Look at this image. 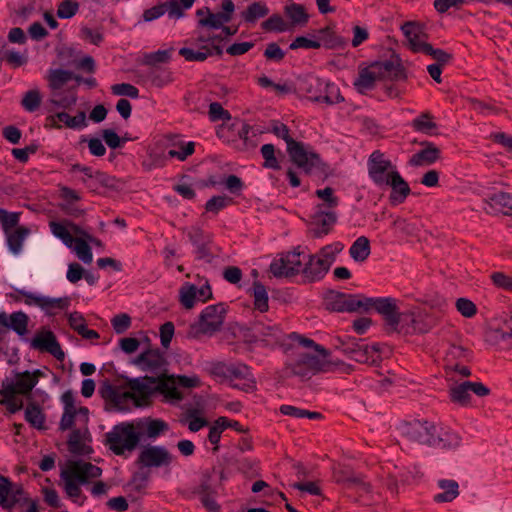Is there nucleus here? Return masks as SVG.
<instances>
[{"label": "nucleus", "mask_w": 512, "mask_h": 512, "mask_svg": "<svg viewBox=\"0 0 512 512\" xmlns=\"http://www.w3.org/2000/svg\"><path fill=\"white\" fill-rule=\"evenodd\" d=\"M77 424L82 428L81 430L70 431L67 440L68 449L72 454L88 455L92 453V448L90 446L91 434L88 428H84L83 419L79 420Z\"/></svg>", "instance_id": "aec40b11"}, {"label": "nucleus", "mask_w": 512, "mask_h": 512, "mask_svg": "<svg viewBox=\"0 0 512 512\" xmlns=\"http://www.w3.org/2000/svg\"><path fill=\"white\" fill-rule=\"evenodd\" d=\"M401 29L411 49L414 52L424 53L430 44L427 43L426 35L421 26L413 22H407Z\"/></svg>", "instance_id": "393cba45"}, {"label": "nucleus", "mask_w": 512, "mask_h": 512, "mask_svg": "<svg viewBox=\"0 0 512 512\" xmlns=\"http://www.w3.org/2000/svg\"><path fill=\"white\" fill-rule=\"evenodd\" d=\"M101 474L102 470L98 466L83 460H74L69 461L62 469L60 478L66 495L73 502L82 505L80 486L100 477Z\"/></svg>", "instance_id": "20e7f679"}, {"label": "nucleus", "mask_w": 512, "mask_h": 512, "mask_svg": "<svg viewBox=\"0 0 512 512\" xmlns=\"http://www.w3.org/2000/svg\"><path fill=\"white\" fill-rule=\"evenodd\" d=\"M212 298V291L209 284L200 287L185 282L179 289V302L187 310L192 309L198 303H204Z\"/></svg>", "instance_id": "dca6fc26"}, {"label": "nucleus", "mask_w": 512, "mask_h": 512, "mask_svg": "<svg viewBox=\"0 0 512 512\" xmlns=\"http://www.w3.org/2000/svg\"><path fill=\"white\" fill-rule=\"evenodd\" d=\"M49 227L51 233L71 249L80 261L84 264L92 263L93 253L89 242H96V238L68 220L51 221Z\"/></svg>", "instance_id": "7ed1b4c3"}, {"label": "nucleus", "mask_w": 512, "mask_h": 512, "mask_svg": "<svg viewBox=\"0 0 512 512\" xmlns=\"http://www.w3.org/2000/svg\"><path fill=\"white\" fill-rule=\"evenodd\" d=\"M139 463L143 468H168L175 460L174 455L162 445H147L139 454Z\"/></svg>", "instance_id": "4468645a"}, {"label": "nucleus", "mask_w": 512, "mask_h": 512, "mask_svg": "<svg viewBox=\"0 0 512 512\" xmlns=\"http://www.w3.org/2000/svg\"><path fill=\"white\" fill-rule=\"evenodd\" d=\"M48 80V87L53 91L62 90L65 84L74 78V74L71 71L64 69H50L46 76ZM79 82L80 78L75 77Z\"/></svg>", "instance_id": "f704fd0d"}, {"label": "nucleus", "mask_w": 512, "mask_h": 512, "mask_svg": "<svg viewBox=\"0 0 512 512\" xmlns=\"http://www.w3.org/2000/svg\"><path fill=\"white\" fill-rule=\"evenodd\" d=\"M173 52V47H169L167 49H159L154 52L146 53L143 57V61L147 65L167 63L170 61Z\"/></svg>", "instance_id": "5fc2aeb1"}, {"label": "nucleus", "mask_w": 512, "mask_h": 512, "mask_svg": "<svg viewBox=\"0 0 512 512\" xmlns=\"http://www.w3.org/2000/svg\"><path fill=\"white\" fill-rule=\"evenodd\" d=\"M196 15L198 17V26L213 30L220 29L229 22L227 15H222L219 12L213 13L207 7L198 9Z\"/></svg>", "instance_id": "7c9ffc66"}, {"label": "nucleus", "mask_w": 512, "mask_h": 512, "mask_svg": "<svg viewBox=\"0 0 512 512\" xmlns=\"http://www.w3.org/2000/svg\"><path fill=\"white\" fill-rule=\"evenodd\" d=\"M368 175L378 187H385L399 174L397 166L379 150L373 151L367 161Z\"/></svg>", "instance_id": "f8f14e48"}, {"label": "nucleus", "mask_w": 512, "mask_h": 512, "mask_svg": "<svg viewBox=\"0 0 512 512\" xmlns=\"http://www.w3.org/2000/svg\"><path fill=\"white\" fill-rule=\"evenodd\" d=\"M324 79L318 77H308L302 83V90L307 97L314 102H321L323 93Z\"/></svg>", "instance_id": "58836bf2"}, {"label": "nucleus", "mask_w": 512, "mask_h": 512, "mask_svg": "<svg viewBox=\"0 0 512 512\" xmlns=\"http://www.w3.org/2000/svg\"><path fill=\"white\" fill-rule=\"evenodd\" d=\"M367 297L363 295L339 294L333 303V309L339 312L366 311Z\"/></svg>", "instance_id": "a878e982"}, {"label": "nucleus", "mask_w": 512, "mask_h": 512, "mask_svg": "<svg viewBox=\"0 0 512 512\" xmlns=\"http://www.w3.org/2000/svg\"><path fill=\"white\" fill-rule=\"evenodd\" d=\"M393 64L389 61L373 62L359 70L354 80L355 89L362 94L372 90L378 82L388 79L393 71Z\"/></svg>", "instance_id": "9b49d317"}, {"label": "nucleus", "mask_w": 512, "mask_h": 512, "mask_svg": "<svg viewBox=\"0 0 512 512\" xmlns=\"http://www.w3.org/2000/svg\"><path fill=\"white\" fill-rule=\"evenodd\" d=\"M413 127L418 132L432 134L433 130L436 128V124L430 116L424 114L413 120Z\"/></svg>", "instance_id": "69168bd1"}, {"label": "nucleus", "mask_w": 512, "mask_h": 512, "mask_svg": "<svg viewBox=\"0 0 512 512\" xmlns=\"http://www.w3.org/2000/svg\"><path fill=\"white\" fill-rule=\"evenodd\" d=\"M196 0H167L164 2L166 13L170 19H181Z\"/></svg>", "instance_id": "4c0bfd02"}, {"label": "nucleus", "mask_w": 512, "mask_h": 512, "mask_svg": "<svg viewBox=\"0 0 512 512\" xmlns=\"http://www.w3.org/2000/svg\"><path fill=\"white\" fill-rule=\"evenodd\" d=\"M290 145L289 156L299 168L307 173L320 168L322 164L320 156L310 146L300 142L291 143Z\"/></svg>", "instance_id": "2eb2a0df"}, {"label": "nucleus", "mask_w": 512, "mask_h": 512, "mask_svg": "<svg viewBox=\"0 0 512 512\" xmlns=\"http://www.w3.org/2000/svg\"><path fill=\"white\" fill-rule=\"evenodd\" d=\"M438 157V150L435 148H428L419 151L414 154L409 163L412 166H423L427 164H432Z\"/></svg>", "instance_id": "6e6d98bb"}, {"label": "nucleus", "mask_w": 512, "mask_h": 512, "mask_svg": "<svg viewBox=\"0 0 512 512\" xmlns=\"http://www.w3.org/2000/svg\"><path fill=\"white\" fill-rule=\"evenodd\" d=\"M284 12L290 20L291 28L293 26H304L308 22V14L305 8L297 3H291L285 6Z\"/></svg>", "instance_id": "a19ab883"}, {"label": "nucleus", "mask_w": 512, "mask_h": 512, "mask_svg": "<svg viewBox=\"0 0 512 512\" xmlns=\"http://www.w3.org/2000/svg\"><path fill=\"white\" fill-rule=\"evenodd\" d=\"M488 339L495 344L501 345L503 348L507 347L512 339V322L508 323L506 328H494L488 333Z\"/></svg>", "instance_id": "09e8293b"}, {"label": "nucleus", "mask_w": 512, "mask_h": 512, "mask_svg": "<svg viewBox=\"0 0 512 512\" xmlns=\"http://www.w3.org/2000/svg\"><path fill=\"white\" fill-rule=\"evenodd\" d=\"M306 255L298 250L282 254L270 264V271L275 277H289L303 272Z\"/></svg>", "instance_id": "ddd939ff"}, {"label": "nucleus", "mask_w": 512, "mask_h": 512, "mask_svg": "<svg viewBox=\"0 0 512 512\" xmlns=\"http://www.w3.org/2000/svg\"><path fill=\"white\" fill-rule=\"evenodd\" d=\"M61 403L63 405V413L59 422L61 431L81 430L82 427L77 424L81 419L84 420V428H88L89 410L85 406L76 404L74 394L71 391L63 393Z\"/></svg>", "instance_id": "1a4fd4ad"}, {"label": "nucleus", "mask_w": 512, "mask_h": 512, "mask_svg": "<svg viewBox=\"0 0 512 512\" xmlns=\"http://www.w3.org/2000/svg\"><path fill=\"white\" fill-rule=\"evenodd\" d=\"M41 94L38 89H31L27 91L21 101V105L27 112L36 111L41 104Z\"/></svg>", "instance_id": "4d7b16f0"}, {"label": "nucleus", "mask_w": 512, "mask_h": 512, "mask_svg": "<svg viewBox=\"0 0 512 512\" xmlns=\"http://www.w3.org/2000/svg\"><path fill=\"white\" fill-rule=\"evenodd\" d=\"M226 315L225 306L221 303L205 307L198 319L191 324L189 335L199 337L201 335H212L219 331L224 323Z\"/></svg>", "instance_id": "6e6552de"}, {"label": "nucleus", "mask_w": 512, "mask_h": 512, "mask_svg": "<svg viewBox=\"0 0 512 512\" xmlns=\"http://www.w3.org/2000/svg\"><path fill=\"white\" fill-rule=\"evenodd\" d=\"M374 308L383 316L391 331L410 334L417 331L413 313H400L396 299L392 297L369 298L366 300V311Z\"/></svg>", "instance_id": "39448f33"}, {"label": "nucleus", "mask_w": 512, "mask_h": 512, "mask_svg": "<svg viewBox=\"0 0 512 512\" xmlns=\"http://www.w3.org/2000/svg\"><path fill=\"white\" fill-rule=\"evenodd\" d=\"M29 229L19 227L13 231L5 232L7 236V244L14 254H19L22 250L23 242L29 234Z\"/></svg>", "instance_id": "37998d69"}, {"label": "nucleus", "mask_w": 512, "mask_h": 512, "mask_svg": "<svg viewBox=\"0 0 512 512\" xmlns=\"http://www.w3.org/2000/svg\"><path fill=\"white\" fill-rule=\"evenodd\" d=\"M439 442L436 446L442 448H455L460 445V436L452 431H443L439 433Z\"/></svg>", "instance_id": "e2e57ef3"}, {"label": "nucleus", "mask_w": 512, "mask_h": 512, "mask_svg": "<svg viewBox=\"0 0 512 512\" xmlns=\"http://www.w3.org/2000/svg\"><path fill=\"white\" fill-rule=\"evenodd\" d=\"M27 501L22 485L11 482L6 476H0V506L3 509L11 510L16 504Z\"/></svg>", "instance_id": "a211bd4d"}, {"label": "nucleus", "mask_w": 512, "mask_h": 512, "mask_svg": "<svg viewBox=\"0 0 512 512\" xmlns=\"http://www.w3.org/2000/svg\"><path fill=\"white\" fill-rule=\"evenodd\" d=\"M249 375V368L242 363H228L227 382L243 379Z\"/></svg>", "instance_id": "680f3d73"}, {"label": "nucleus", "mask_w": 512, "mask_h": 512, "mask_svg": "<svg viewBox=\"0 0 512 512\" xmlns=\"http://www.w3.org/2000/svg\"><path fill=\"white\" fill-rule=\"evenodd\" d=\"M109 448L117 455L132 451L140 441V433L133 423L116 425L106 434Z\"/></svg>", "instance_id": "9d476101"}, {"label": "nucleus", "mask_w": 512, "mask_h": 512, "mask_svg": "<svg viewBox=\"0 0 512 512\" xmlns=\"http://www.w3.org/2000/svg\"><path fill=\"white\" fill-rule=\"evenodd\" d=\"M344 249L341 242H334L324 246L319 255L331 266L336 260V256Z\"/></svg>", "instance_id": "bf43d9fd"}, {"label": "nucleus", "mask_w": 512, "mask_h": 512, "mask_svg": "<svg viewBox=\"0 0 512 512\" xmlns=\"http://www.w3.org/2000/svg\"><path fill=\"white\" fill-rule=\"evenodd\" d=\"M178 387L179 385L177 384L174 376L158 385L160 393L167 401L171 403L178 402L183 398V395Z\"/></svg>", "instance_id": "a18cd8bd"}, {"label": "nucleus", "mask_w": 512, "mask_h": 512, "mask_svg": "<svg viewBox=\"0 0 512 512\" xmlns=\"http://www.w3.org/2000/svg\"><path fill=\"white\" fill-rule=\"evenodd\" d=\"M227 417H219L213 425H211L208 434V440L211 444L215 445L214 449H217V445L220 441L221 434L227 429Z\"/></svg>", "instance_id": "13d9d810"}, {"label": "nucleus", "mask_w": 512, "mask_h": 512, "mask_svg": "<svg viewBox=\"0 0 512 512\" xmlns=\"http://www.w3.org/2000/svg\"><path fill=\"white\" fill-rule=\"evenodd\" d=\"M484 209L488 213H512V192H498L491 195Z\"/></svg>", "instance_id": "cd10ccee"}, {"label": "nucleus", "mask_w": 512, "mask_h": 512, "mask_svg": "<svg viewBox=\"0 0 512 512\" xmlns=\"http://www.w3.org/2000/svg\"><path fill=\"white\" fill-rule=\"evenodd\" d=\"M77 102L76 88L51 92L49 103L57 108L69 109Z\"/></svg>", "instance_id": "72a5a7b5"}, {"label": "nucleus", "mask_w": 512, "mask_h": 512, "mask_svg": "<svg viewBox=\"0 0 512 512\" xmlns=\"http://www.w3.org/2000/svg\"><path fill=\"white\" fill-rule=\"evenodd\" d=\"M135 364L144 371H153L162 365V357L158 351L148 350L136 358Z\"/></svg>", "instance_id": "e433bc0d"}, {"label": "nucleus", "mask_w": 512, "mask_h": 512, "mask_svg": "<svg viewBox=\"0 0 512 512\" xmlns=\"http://www.w3.org/2000/svg\"><path fill=\"white\" fill-rule=\"evenodd\" d=\"M42 375L40 370L16 372L10 377H6L1 382L0 395L2 399L0 404L4 405L7 411L14 414L23 408V400L18 396L28 395L38 384Z\"/></svg>", "instance_id": "f03ea898"}, {"label": "nucleus", "mask_w": 512, "mask_h": 512, "mask_svg": "<svg viewBox=\"0 0 512 512\" xmlns=\"http://www.w3.org/2000/svg\"><path fill=\"white\" fill-rule=\"evenodd\" d=\"M321 98L322 99L320 103H326L328 105H334L344 101L339 87L327 80H324V87Z\"/></svg>", "instance_id": "8fccbe9b"}, {"label": "nucleus", "mask_w": 512, "mask_h": 512, "mask_svg": "<svg viewBox=\"0 0 512 512\" xmlns=\"http://www.w3.org/2000/svg\"><path fill=\"white\" fill-rule=\"evenodd\" d=\"M193 493L201 501L202 505L208 512H220V506L215 500V490L213 489L209 479L205 478L194 488Z\"/></svg>", "instance_id": "bb28decb"}, {"label": "nucleus", "mask_w": 512, "mask_h": 512, "mask_svg": "<svg viewBox=\"0 0 512 512\" xmlns=\"http://www.w3.org/2000/svg\"><path fill=\"white\" fill-rule=\"evenodd\" d=\"M49 124L57 129L63 126L70 129H83L87 126L85 112H79L75 116H70L66 112H57L47 117Z\"/></svg>", "instance_id": "b1692460"}, {"label": "nucleus", "mask_w": 512, "mask_h": 512, "mask_svg": "<svg viewBox=\"0 0 512 512\" xmlns=\"http://www.w3.org/2000/svg\"><path fill=\"white\" fill-rule=\"evenodd\" d=\"M371 253L370 241L365 236L358 237L351 245L349 254L356 262H364Z\"/></svg>", "instance_id": "ea45409f"}, {"label": "nucleus", "mask_w": 512, "mask_h": 512, "mask_svg": "<svg viewBox=\"0 0 512 512\" xmlns=\"http://www.w3.org/2000/svg\"><path fill=\"white\" fill-rule=\"evenodd\" d=\"M70 300L68 297L53 298L44 296L40 303V309L47 315L53 316L68 308Z\"/></svg>", "instance_id": "c9c22d12"}, {"label": "nucleus", "mask_w": 512, "mask_h": 512, "mask_svg": "<svg viewBox=\"0 0 512 512\" xmlns=\"http://www.w3.org/2000/svg\"><path fill=\"white\" fill-rule=\"evenodd\" d=\"M150 395L151 388L143 379L132 381L128 387H115L108 391L110 402L121 412L146 405Z\"/></svg>", "instance_id": "423d86ee"}, {"label": "nucleus", "mask_w": 512, "mask_h": 512, "mask_svg": "<svg viewBox=\"0 0 512 512\" xmlns=\"http://www.w3.org/2000/svg\"><path fill=\"white\" fill-rule=\"evenodd\" d=\"M138 432L149 439H156L168 431V424L161 419L143 418L136 422Z\"/></svg>", "instance_id": "c756f323"}, {"label": "nucleus", "mask_w": 512, "mask_h": 512, "mask_svg": "<svg viewBox=\"0 0 512 512\" xmlns=\"http://www.w3.org/2000/svg\"><path fill=\"white\" fill-rule=\"evenodd\" d=\"M262 28L269 32L282 33L290 31L291 25L279 14H274L262 23Z\"/></svg>", "instance_id": "864d4df0"}, {"label": "nucleus", "mask_w": 512, "mask_h": 512, "mask_svg": "<svg viewBox=\"0 0 512 512\" xmlns=\"http://www.w3.org/2000/svg\"><path fill=\"white\" fill-rule=\"evenodd\" d=\"M79 10V4L75 0H64L59 3L57 16L61 19H70Z\"/></svg>", "instance_id": "052dcab7"}, {"label": "nucleus", "mask_w": 512, "mask_h": 512, "mask_svg": "<svg viewBox=\"0 0 512 512\" xmlns=\"http://www.w3.org/2000/svg\"><path fill=\"white\" fill-rule=\"evenodd\" d=\"M196 48L183 47L179 54L186 61L202 62L213 55H221L224 49V38L213 31H205L198 35Z\"/></svg>", "instance_id": "0eeeda50"}, {"label": "nucleus", "mask_w": 512, "mask_h": 512, "mask_svg": "<svg viewBox=\"0 0 512 512\" xmlns=\"http://www.w3.org/2000/svg\"><path fill=\"white\" fill-rule=\"evenodd\" d=\"M195 143L192 141H180L175 143L172 148L167 152V157L176 158L179 161H184L188 156L194 152Z\"/></svg>", "instance_id": "603ef678"}, {"label": "nucleus", "mask_w": 512, "mask_h": 512, "mask_svg": "<svg viewBox=\"0 0 512 512\" xmlns=\"http://www.w3.org/2000/svg\"><path fill=\"white\" fill-rule=\"evenodd\" d=\"M290 338L297 345V358L290 363L295 375L306 377L317 372H346L348 366L338 360L332 359L327 350L314 343L313 340L300 334L292 333Z\"/></svg>", "instance_id": "f257e3e1"}, {"label": "nucleus", "mask_w": 512, "mask_h": 512, "mask_svg": "<svg viewBox=\"0 0 512 512\" xmlns=\"http://www.w3.org/2000/svg\"><path fill=\"white\" fill-rule=\"evenodd\" d=\"M253 336L256 341H260L265 346L274 347L282 340V331L275 324H264L261 321H256L252 325Z\"/></svg>", "instance_id": "4be33fe9"}, {"label": "nucleus", "mask_w": 512, "mask_h": 512, "mask_svg": "<svg viewBox=\"0 0 512 512\" xmlns=\"http://www.w3.org/2000/svg\"><path fill=\"white\" fill-rule=\"evenodd\" d=\"M408 435L411 440L430 446H436L439 442L437 426L427 421L413 423L409 427Z\"/></svg>", "instance_id": "6ab92c4d"}, {"label": "nucleus", "mask_w": 512, "mask_h": 512, "mask_svg": "<svg viewBox=\"0 0 512 512\" xmlns=\"http://www.w3.org/2000/svg\"><path fill=\"white\" fill-rule=\"evenodd\" d=\"M31 345L35 349L50 353L58 360H62L65 356L55 335L51 331L38 332L33 337Z\"/></svg>", "instance_id": "5701e85b"}, {"label": "nucleus", "mask_w": 512, "mask_h": 512, "mask_svg": "<svg viewBox=\"0 0 512 512\" xmlns=\"http://www.w3.org/2000/svg\"><path fill=\"white\" fill-rule=\"evenodd\" d=\"M25 420L36 429H45V414L43 413L42 409L35 404H29L26 407Z\"/></svg>", "instance_id": "49530a36"}, {"label": "nucleus", "mask_w": 512, "mask_h": 512, "mask_svg": "<svg viewBox=\"0 0 512 512\" xmlns=\"http://www.w3.org/2000/svg\"><path fill=\"white\" fill-rule=\"evenodd\" d=\"M471 393L478 397L487 396L490 389L481 382L465 381L463 383L451 386L449 395L454 403L466 406L471 401Z\"/></svg>", "instance_id": "f3484780"}, {"label": "nucleus", "mask_w": 512, "mask_h": 512, "mask_svg": "<svg viewBox=\"0 0 512 512\" xmlns=\"http://www.w3.org/2000/svg\"><path fill=\"white\" fill-rule=\"evenodd\" d=\"M232 202V199L225 195L213 196L206 202V211L218 213L220 210L227 207Z\"/></svg>", "instance_id": "0e129e2a"}, {"label": "nucleus", "mask_w": 512, "mask_h": 512, "mask_svg": "<svg viewBox=\"0 0 512 512\" xmlns=\"http://www.w3.org/2000/svg\"><path fill=\"white\" fill-rule=\"evenodd\" d=\"M439 487L443 492L434 496L436 502H451L459 494L458 483L454 480H441L439 481Z\"/></svg>", "instance_id": "c03bdc74"}, {"label": "nucleus", "mask_w": 512, "mask_h": 512, "mask_svg": "<svg viewBox=\"0 0 512 512\" xmlns=\"http://www.w3.org/2000/svg\"><path fill=\"white\" fill-rule=\"evenodd\" d=\"M0 325L11 328L18 335L24 336L27 333L28 316L22 312H13L10 315L0 313Z\"/></svg>", "instance_id": "2f4dec72"}, {"label": "nucleus", "mask_w": 512, "mask_h": 512, "mask_svg": "<svg viewBox=\"0 0 512 512\" xmlns=\"http://www.w3.org/2000/svg\"><path fill=\"white\" fill-rule=\"evenodd\" d=\"M71 172L79 173V180L90 190L95 191L102 186L108 185L107 174L99 170H95L89 166L74 164L71 167Z\"/></svg>", "instance_id": "412c9836"}, {"label": "nucleus", "mask_w": 512, "mask_h": 512, "mask_svg": "<svg viewBox=\"0 0 512 512\" xmlns=\"http://www.w3.org/2000/svg\"><path fill=\"white\" fill-rule=\"evenodd\" d=\"M111 325L117 334H122L131 326V318L126 313L118 314L111 319Z\"/></svg>", "instance_id": "774afa93"}, {"label": "nucleus", "mask_w": 512, "mask_h": 512, "mask_svg": "<svg viewBox=\"0 0 512 512\" xmlns=\"http://www.w3.org/2000/svg\"><path fill=\"white\" fill-rule=\"evenodd\" d=\"M112 93L118 96H127L132 99L139 97V90L129 83H119L111 87Z\"/></svg>", "instance_id": "338daca9"}, {"label": "nucleus", "mask_w": 512, "mask_h": 512, "mask_svg": "<svg viewBox=\"0 0 512 512\" xmlns=\"http://www.w3.org/2000/svg\"><path fill=\"white\" fill-rule=\"evenodd\" d=\"M378 349L375 345H358L352 351V359L359 363H374L376 361Z\"/></svg>", "instance_id": "de8ad7c7"}, {"label": "nucleus", "mask_w": 512, "mask_h": 512, "mask_svg": "<svg viewBox=\"0 0 512 512\" xmlns=\"http://www.w3.org/2000/svg\"><path fill=\"white\" fill-rule=\"evenodd\" d=\"M330 265L319 255L309 256L308 262L303 265V273L310 280L321 279L329 270Z\"/></svg>", "instance_id": "473e14b6"}, {"label": "nucleus", "mask_w": 512, "mask_h": 512, "mask_svg": "<svg viewBox=\"0 0 512 512\" xmlns=\"http://www.w3.org/2000/svg\"><path fill=\"white\" fill-rule=\"evenodd\" d=\"M391 188L389 201L391 205L397 206L405 202L406 198L411 193V189L407 181L399 173L396 177L385 186Z\"/></svg>", "instance_id": "c85d7f7f"}, {"label": "nucleus", "mask_w": 512, "mask_h": 512, "mask_svg": "<svg viewBox=\"0 0 512 512\" xmlns=\"http://www.w3.org/2000/svg\"><path fill=\"white\" fill-rule=\"evenodd\" d=\"M254 308L261 313L269 309V297L266 288L259 282H255L251 288Z\"/></svg>", "instance_id": "79ce46f5"}, {"label": "nucleus", "mask_w": 512, "mask_h": 512, "mask_svg": "<svg viewBox=\"0 0 512 512\" xmlns=\"http://www.w3.org/2000/svg\"><path fill=\"white\" fill-rule=\"evenodd\" d=\"M269 8L265 3L254 2L242 13L243 19L248 23H255L258 19L265 17Z\"/></svg>", "instance_id": "3c124183"}]
</instances>
